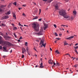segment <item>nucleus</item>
<instances>
[{"label": "nucleus", "mask_w": 78, "mask_h": 78, "mask_svg": "<svg viewBox=\"0 0 78 78\" xmlns=\"http://www.w3.org/2000/svg\"><path fill=\"white\" fill-rule=\"evenodd\" d=\"M55 53H57V54H60V53H59V51L58 50H56L55 51Z\"/></svg>", "instance_id": "20"}, {"label": "nucleus", "mask_w": 78, "mask_h": 78, "mask_svg": "<svg viewBox=\"0 0 78 78\" xmlns=\"http://www.w3.org/2000/svg\"><path fill=\"white\" fill-rule=\"evenodd\" d=\"M44 44V41L41 40L40 44V45H41V44Z\"/></svg>", "instance_id": "19"}, {"label": "nucleus", "mask_w": 78, "mask_h": 78, "mask_svg": "<svg viewBox=\"0 0 78 78\" xmlns=\"http://www.w3.org/2000/svg\"><path fill=\"white\" fill-rule=\"evenodd\" d=\"M13 17H15V20H16V15L13 14Z\"/></svg>", "instance_id": "25"}, {"label": "nucleus", "mask_w": 78, "mask_h": 78, "mask_svg": "<svg viewBox=\"0 0 78 78\" xmlns=\"http://www.w3.org/2000/svg\"><path fill=\"white\" fill-rule=\"evenodd\" d=\"M39 17H37V16H36L35 18H33V20H34L35 19H38Z\"/></svg>", "instance_id": "21"}, {"label": "nucleus", "mask_w": 78, "mask_h": 78, "mask_svg": "<svg viewBox=\"0 0 78 78\" xmlns=\"http://www.w3.org/2000/svg\"><path fill=\"white\" fill-rule=\"evenodd\" d=\"M77 65H75L74 66V67H75V68H76L77 67V66H76Z\"/></svg>", "instance_id": "43"}, {"label": "nucleus", "mask_w": 78, "mask_h": 78, "mask_svg": "<svg viewBox=\"0 0 78 78\" xmlns=\"http://www.w3.org/2000/svg\"><path fill=\"white\" fill-rule=\"evenodd\" d=\"M16 4H17V3H16V2L13 3V5H15V6H16Z\"/></svg>", "instance_id": "33"}, {"label": "nucleus", "mask_w": 78, "mask_h": 78, "mask_svg": "<svg viewBox=\"0 0 78 78\" xmlns=\"http://www.w3.org/2000/svg\"><path fill=\"white\" fill-rule=\"evenodd\" d=\"M41 9H39V11H40V12H39V14H41Z\"/></svg>", "instance_id": "44"}, {"label": "nucleus", "mask_w": 78, "mask_h": 78, "mask_svg": "<svg viewBox=\"0 0 78 78\" xmlns=\"http://www.w3.org/2000/svg\"><path fill=\"white\" fill-rule=\"evenodd\" d=\"M38 20L39 21L41 22V21L42 20V18H41L40 19H39Z\"/></svg>", "instance_id": "40"}, {"label": "nucleus", "mask_w": 78, "mask_h": 78, "mask_svg": "<svg viewBox=\"0 0 78 78\" xmlns=\"http://www.w3.org/2000/svg\"><path fill=\"white\" fill-rule=\"evenodd\" d=\"M51 60H49L48 61V62L50 64H53V62H51Z\"/></svg>", "instance_id": "16"}, {"label": "nucleus", "mask_w": 78, "mask_h": 78, "mask_svg": "<svg viewBox=\"0 0 78 78\" xmlns=\"http://www.w3.org/2000/svg\"><path fill=\"white\" fill-rule=\"evenodd\" d=\"M69 20H73V16H71V18H69Z\"/></svg>", "instance_id": "12"}, {"label": "nucleus", "mask_w": 78, "mask_h": 78, "mask_svg": "<svg viewBox=\"0 0 78 78\" xmlns=\"http://www.w3.org/2000/svg\"><path fill=\"white\" fill-rule=\"evenodd\" d=\"M13 34H14V36H15V37H17V36L16 35L15 33H14Z\"/></svg>", "instance_id": "34"}, {"label": "nucleus", "mask_w": 78, "mask_h": 78, "mask_svg": "<svg viewBox=\"0 0 78 78\" xmlns=\"http://www.w3.org/2000/svg\"><path fill=\"white\" fill-rule=\"evenodd\" d=\"M6 5H2L0 6V14H1L2 12H4L6 10H5V7Z\"/></svg>", "instance_id": "3"}, {"label": "nucleus", "mask_w": 78, "mask_h": 78, "mask_svg": "<svg viewBox=\"0 0 78 78\" xmlns=\"http://www.w3.org/2000/svg\"><path fill=\"white\" fill-rule=\"evenodd\" d=\"M42 45L43 47H45V45H46V44L45 43L44 44V43L42 44Z\"/></svg>", "instance_id": "26"}, {"label": "nucleus", "mask_w": 78, "mask_h": 78, "mask_svg": "<svg viewBox=\"0 0 78 78\" xmlns=\"http://www.w3.org/2000/svg\"><path fill=\"white\" fill-rule=\"evenodd\" d=\"M2 46L0 45V50H2Z\"/></svg>", "instance_id": "37"}, {"label": "nucleus", "mask_w": 78, "mask_h": 78, "mask_svg": "<svg viewBox=\"0 0 78 78\" xmlns=\"http://www.w3.org/2000/svg\"><path fill=\"white\" fill-rule=\"evenodd\" d=\"M20 39H22V37H20Z\"/></svg>", "instance_id": "46"}, {"label": "nucleus", "mask_w": 78, "mask_h": 78, "mask_svg": "<svg viewBox=\"0 0 78 78\" xmlns=\"http://www.w3.org/2000/svg\"><path fill=\"white\" fill-rule=\"evenodd\" d=\"M24 27H28V26H27V25H24Z\"/></svg>", "instance_id": "59"}, {"label": "nucleus", "mask_w": 78, "mask_h": 78, "mask_svg": "<svg viewBox=\"0 0 78 78\" xmlns=\"http://www.w3.org/2000/svg\"><path fill=\"white\" fill-rule=\"evenodd\" d=\"M27 45H28V43L27 42H26L24 45H25V46H27Z\"/></svg>", "instance_id": "29"}, {"label": "nucleus", "mask_w": 78, "mask_h": 78, "mask_svg": "<svg viewBox=\"0 0 78 78\" xmlns=\"http://www.w3.org/2000/svg\"><path fill=\"white\" fill-rule=\"evenodd\" d=\"M16 29H17V27H13V30H16Z\"/></svg>", "instance_id": "30"}, {"label": "nucleus", "mask_w": 78, "mask_h": 78, "mask_svg": "<svg viewBox=\"0 0 78 78\" xmlns=\"http://www.w3.org/2000/svg\"><path fill=\"white\" fill-rule=\"evenodd\" d=\"M69 55V54H65V55Z\"/></svg>", "instance_id": "60"}, {"label": "nucleus", "mask_w": 78, "mask_h": 78, "mask_svg": "<svg viewBox=\"0 0 78 78\" xmlns=\"http://www.w3.org/2000/svg\"><path fill=\"white\" fill-rule=\"evenodd\" d=\"M61 26H62H62H63V27H65V26H66V25H61Z\"/></svg>", "instance_id": "49"}, {"label": "nucleus", "mask_w": 78, "mask_h": 78, "mask_svg": "<svg viewBox=\"0 0 78 78\" xmlns=\"http://www.w3.org/2000/svg\"><path fill=\"white\" fill-rule=\"evenodd\" d=\"M53 0H47V2H48V3H51Z\"/></svg>", "instance_id": "18"}, {"label": "nucleus", "mask_w": 78, "mask_h": 78, "mask_svg": "<svg viewBox=\"0 0 78 78\" xmlns=\"http://www.w3.org/2000/svg\"><path fill=\"white\" fill-rule=\"evenodd\" d=\"M50 50L51 51H52V49H51V48H50Z\"/></svg>", "instance_id": "57"}, {"label": "nucleus", "mask_w": 78, "mask_h": 78, "mask_svg": "<svg viewBox=\"0 0 78 78\" xmlns=\"http://www.w3.org/2000/svg\"><path fill=\"white\" fill-rule=\"evenodd\" d=\"M73 14H74V15H76V11H73Z\"/></svg>", "instance_id": "27"}, {"label": "nucleus", "mask_w": 78, "mask_h": 78, "mask_svg": "<svg viewBox=\"0 0 78 78\" xmlns=\"http://www.w3.org/2000/svg\"><path fill=\"white\" fill-rule=\"evenodd\" d=\"M36 34L38 35V36H41V35H43V30H41L38 33H35Z\"/></svg>", "instance_id": "5"}, {"label": "nucleus", "mask_w": 78, "mask_h": 78, "mask_svg": "<svg viewBox=\"0 0 78 78\" xmlns=\"http://www.w3.org/2000/svg\"><path fill=\"white\" fill-rule=\"evenodd\" d=\"M76 35H74V36H71V37H69L68 38H66V39H68V40H71L74 37V36H76Z\"/></svg>", "instance_id": "7"}, {"label": "nucleus", "mask_w": 78, "mask_h": 78, "mask_svg": "<svg viewBox=\"0 0 78 78\" xmlns=\"http://www.w3.org/2000/svg\"><path fill=\"white\" fill-rule=\"evenodd\" d=\"M26 51H27V52H28V51H28V50H29V48H28V47H27L26 48Z\"/></svg>", "instance_id": "28"}, {"label": "nucleus", "mask_w": 78, "mask_h": 78, "mask_svg": "<svg viewBox=\"0 0 78 78\" xmlns=\"http://www.w3.org/2000/svg\"><path fill=\"white\" fill-rule=\"evenodd\" d=\"M56 42H57V41H55V43H56Z\"/></svg>", "instance_id": "62"}, {"label": "nucleus", "mask_w": 78, "mask_h": 78, "mask_svg": "<svg viewBox=\"0 0 78 78\" xmlns=\"http://www.w3.org/2000/svg\"><path fill=\"white\" fill-rule=\"evenodd\" d=\"M0 44L5 46H14V44L6 41L3 40V37L0 36Z\"/></svg>", "instance_id": "1"}, {"label": "nucleus", "mask_w": 78, "mask_h": 78, "mask_svg": "<svg viewBox=\"0 0 78 78\" xmlns=\"http://www.w3.org/2000/svg\"><path fill=\"white\" fill-rule=\"evenodd\" d=\"M4 38L6 40V41H9V39H11V37L9 36H4Z\"/></svg>", "instance_id": "6"}, {"label": "nucleus", "mask_w": 78, "mask_h": 78, "mask_svg": "<svg viewBox=\"0 0 78 78\" xmlns=\"http://www.w3.org/2000/svg\"><path fill=\"white\" fill-rule=\"evenodd\" d=\"M55 35L56 36H58V34L56 33L55 32Z\"/></svg>", "instance_id": "31"}, {"label": "nucleus", "mask_w": 78, "mask_h": 78, "mask_svg": "<svg viewBox=\"0 0 78 78\" xmlns=\"http://www.w3.org/2000/svg\"><path fill=\"white\" fill-rule=\"evenodd\" d=\"M75 46H76V45H78V44L76 43V44H75Z\"/></svg>", "instance_id": "56"}, {"label": "nucleus", "mask_w": 78, "mask_h": 78, "mask_svg": "<svg viewBox=\"0 0 78 78\" xmlns=\"http://www.w3.org/2000/svg\"><path fill=\"white\" fill-rule=\"evenodd\" d=\"M54 26L55 28H56V27H57L56 25L55 24H54Z\"/></svg>", "instance_id": "39"}, {"label": "nucleus", "mask_w": 78, "mask_h": 78, "mask_svg": "<svg viewBox=\"0 0 78 78\" xmlns=\"http://www.w3.org/2000/svg\"><path fill=\"white\" fill-rule=\"evenodd\" d=\"M20 29L21 30H22V27H20Z\"/></svg>", "instance_id": "63"}, {"label": "nucleus", "mask_w": 78, "mask_h": 78, "mask_svg": "<svg viewBox=\"0 0 78 78\" xmlns=\"http://www.w3.org/2000/svg\"><path fill=\"white\" fill-rule=\"evenodd\" d=\"M59 36H62V34H59Z\"/></svg>", "instance_id": "51"}, {"label": "nucleus", "mask_w": 78, "mask_h": 78, "mask_svg": "<svg viewBox=\"0 0 78 78\" xmlns=\"http://www.w3.org/2000/svg\"><path fill=\"white\" fill-rule=\"evenodd\" d=\"M12 50H11L10 51V53H12Z\"/></svg>", "instance_id": "52"}, {"label": "nucleus", "mask_w": 78, "mask_h": 78, "mask_svg": "<svg viewBox=\"0 0 78 78\" xmlns=\"http://www.w3.org/2000/svg\"><path fill=\"white\" fill-rule=\"evenodd\" d=\"M39 24L37 22H35L32 24V27L34 29L35 31H39Z\"/></svg>", "instance_id": "2"}, {"label": "nucleus", "mask_w": 78, "mask_h": 78, "mask_svg": "<svg viewBox=\"0 0 78 78\" xmlns=\"http://www.w3.org/2000/svg\"><path fill=\"white\" fill-rule=\"evenodd\" d=\"M53 64H54V65H53L52 66V67H53V66H55V65H56V63H55V62H53Z\"/></svg>", "instance_id": "38"}, {"label": "nucleus", "mask_w": 78, "mask_h": 78, "mask_svg": "<svg viewBox=\"0 0 78 78\" xmlns=\"http://www.w3.org/2000/svg\"><path fill=\"white\" fill-rule=\"evenodd\" d=\"M75 52H76L77 53V54H78V52L77 51V50H75Z\"/></svg>", "instance_id": "42"}, {"label": "nucleus", "mask_w": 78, "mask_h": 78, "mask_svg": "<svg viewBox=\"0 0 78 78\" xmlns=\"http://www.w3.org/2000/svg\"><path fill=\"white\" fill-rule=\"evenodd\" d=\"M63 17L65 19H68L69 17V16L66 15H64Z\"/></svg>", "instance_id": "11"}, {"label": "nucleus", "mask_w": 78, "mask_h": 78, "mask_svg": "<svg viewBox=\"0 0 78 78\" xmlns=\"http://www.w3.org/2000/svg\"><path fill=\"white\" fill-rule=\"evenodd\" d=\"M27 53H28V55H29V56H30V52L29 51L27 52Z\"/></svg>", "instance_id": "35"}, {"label": "nucleus", "mask_w": 78, "mask_h": 78, "mask_svg": "<svg viewBox=\"0 0 78 78\" xmlns=\"http://www.w3.org/2000/svg\"><path fill=\"white\" fill-rule=\"evenodd\" d=\"M37 42H39V40H37Z\"/></svg>", "instance_id": "58"}, {"label": "nucleus", "mask_w": 78, "mask_h": 78, "mask_svg": "<svg viewBox=\"0 0 78 78\" xmlns=\"http://www.w3.org/2000/svg\"><path fill=\"white\" fill-rule=\"evenodd\" d=\"M3 48L4 49V51H6V47H3Z\"/></svg>", "instance_id": "17"}, {"label": "nucleus", "mask_w": 78, "mask_h": 78, "mask_svg": "<svg viewBox=\"0 0 78 78\" xmlns=\"http://www.w3.org/2000/svg\"><path fill=\"white\" fill-rule=\"evenodd\" d=\"M26 52V49L24 48H22V53L23 54L24 53H25Z\"/></svg>", "instance_id": "9"}, {"label": "nucleus", "mask_w": 78, "mask_h": 78, "mask_svg": "<svg viewBox=\"0 0 78 78\" xmlns=\"http://www.w3.org/2000/svg\"><path fill=\"white\" fill-rule=\"evenodd\" d=\"M59 12L60 15L62 16H63L65 15H66V11L64 10H61L59 11Z\"/></svg>", "instance_id": "4"}, {"label": "nucleus", "mask_w": 78, "mask_h": 78, "mask_svg": "<svg viewBox=\"0 0 78 78\" xmlns=\"http://www.w3.org/2000/svg\"><path fill=\"white\" fill-rule=\"evenodd\" d=\"M59 64V63L58 62L56 63V65H58Z\"/></svg>", "instance_id": "50"}, {"label": "nucleus", "mask_w": 78, "mask_h": 78, "mask_svg": "<svg viewBox=\"0 0 78 78\" xmlns=\"http://www.w3.org/2000/svg\"><path fill=\"white\" fill-rule=\"evenodd\" d=\"M2 25H0V27H2V26H3V27H5V24L4 23H2Z\"/></svg>", "instance_id": "23"}, {"label": "nucleus", "mask_w": 78, "mask_h": 78, "mask_svg": "<svg viewBox=\"0 0 78 78\" xmlns=\"http://www.w3.org/2000/svg\"><path fill=\"white\" fill-rule=\"evenodd\" d=\"M56 39H58V40H59V39H60V38H57Z\"/></svg>", "instance_id": "55"}, {"label": "nucleus", "mask_w": 78, "mask_h": 78, "mask_svg": "<svg viewBox=\"0 0 78 78\" xmlns=\"http://www.w3.org/2000/svg\"><path fill=\"white\" fill-rule=\"evenodd\" d=\"M18 42H20V40H18Z\"/></svg>", "instance_id": "54"}, {"label": "nucleus", "mask_w": 78, "mask_h": 78, "mask_svg": "<svg viewBox=\"0 0 78 78\" xmlns=\"http://www.w3.org/2000/svg\"><path fill=\"white\" fill-rule=\"evenodd\" d=\"M74 48H75V49H77V48H78V46H76V47L75 46Z\"/></svg>", "instance_id": "36"}, {"label": "nucleus", "mask_w": 78, "mask_h": 78, "mask_svg": "<svg viewBox=\"0 0 78 78\" xmlns=\"http://www.w3.org/2000/svg\"><path fill=\"white\" fill-rule=\"evenodd\" d=\"M11 14V12L10 11V10H9V12H7V13L6 14L7 15L10 14Z\"/></svg>", "instance_id": "22"}, {"label": "nucleus", "mask_w": 78, "mask_h": 78, "mask_svg": "<svg viewBox=\"0 0 78 78\" xmlns=\"http://www.w3.org/2000/svg\"><path fill=\"white\" fill-rule=\"evenodd\" d=\"M66 2H68L69 0H65Z\"/></svg>", "instance_id": "47"}, {"label": "nucleus", "mask_w": 78, "mask_h": 78, "mask_svg": "<svg viewBox=\"0 0 78 78\" xmlns=\"http://www.w3.org/2000/svg\"><path fill=\"white\" fill-rule=\"evenodd\" d=\"M19 26H21V25H21V24H20V23H19Z\"/></svg>", "instance_id": "48"}, {"label": "nucleus", "mask_w": 78, "mask_h": 78, "mask_svg": "<svg viewBox=\"0 0 78 78\" xmlns=\"http://www.w3.org/2000/svg\"><path fill=\"white\" fill-rule=\"evenodd\" d=\"M23 16H24V17H25V16H26L25 14H24V13H23Z\"/></svg>", "instance_id": "41"}, {"label": "nucleus", "mask_w": 78, "mask_h": 78, "mask_svg": "<svg viewBox=\"0 0 78 78\" xmlns=\"http://www.w3.org/2000/svg\"><path fill=\"white\" fill-rule=\"evenodd\" d=\"M47 27H48L47 25L44 24V30H45L46 29H47Z\"/></svg>", "instance_id": "14"}, {"label": "nucleus", "mask_w": 78, "mask_h": 78, "mask_svg": "<svg viewBox=\"0 0 78 78\" xmlns=\"http://www.w3.org/2000/svg\"><path fill=\"white\" fill-rule=\"evenodd\" d=\"M43 1L44 2H47V0H43Z\"/></svg>", "instance_id": "45"}, {"label": "nucleus", "mask_w": 78, "mask_h": 78, "mask_svg": "<svg viewBox=\"0 0 78 78\" xmlns=\"http://www.w3.org/2000/svg\"><path fill=\"white\" fill-rule=\"evenodd\" d=\"M14 24L13 23H12V26H14Z\"/></svg>", "instance_id": "61"}, {"label": "nucleus", "mask_w": 78, "mask_h": 78, "mask_svg": "<svg viewBox=\"0 0 78 78\" xmlns=\"http://www.w3.org/2000/svg\"><path fill=\"white\" fill-rule=\"evenodd\" d=\"M8 18H9V16H8V15H6L2 17V20H3L4 19H8Z\"/></svg>", "instance_id": "8"}, {"label": "nucleus", "mask_w": 78, "mask_h": 78, "mask_svg": "<svg viewBox=\"0 0 78 78\" xmlns=\"http://www.w3.org/2000/svg\"><path fill=\"white\" fill-rule=\"evenodd\" d=\"M23 6H24L25 7L26 6L25 5H23Z\"/></svg>", "instance_id": "64"}, {"label": "nucleus", "mask_w": 78, "mask_h": 78, "mask_svg": "<svg viewBox=\"0 0 78 78\" xmlns=\"http://www.w3.org/2000/svg\"><path fill=\"white\" fill-rule=\"evenodd\" d=\"M68 45V44L67 43L66 41L64 42V45Z\"/></svg>", "instance_id": "24"}, {"label": "nucleus", "mask_w": 78, "mask_h": 78, "mask_svg": "<svg viewBox=\"0 0 78 78\" xmlns=\"http://www.w3.org/2000/svg\"><path fill=\"white\" fill-rule=\"evenodd\" d=\"M47 27H48L47 25L44 24V30H45L46 29H47Z\"/></svg>", "instance_id": "15"}, {"label": "nucleus", "mask_w": 78, "mask_h": 78, "mask_svg": "<svg viewBox=\"0 0 78 78\" xmlns=\"http://www.w3.org/2000/svg\"><path fill=\"white\" fill-rule=\"evenodd\" d=\"M18 9H19V10H20V9H21V8H19Z\"/></svg>", "instance_id": "53"}, {"label": "nucleus", "mask_w": 78, "mask_h": 78, "mask_svg": "<svg viewBox=\"0 0 78 78\" xmlns=\"http://www.w3.org/2000/svg\"><path fill=\"white\" fill-rule=\"evenodd\" d=\"M41 66H40L39 68H43L44 67V66H42V62H41L40 64Z\"/></svg>", "instance_id": "13"}, {"label": "nucleus", "mask_w": 78, "mask_h": 78, "mask_svg": "<svg viewBox=\"0 0 78 78\" xmlns=\"http://www.w3.org/2000/svg\"><path fill=\"white\" fill-rule=\"evenodd\" d=\"M55 8L56 10H58V9H59V6H58V4H56V5H55Z\"/></svg>", "instance_id": "10"}, {"label": "nucleus", "mask_w": 78, "mask_h": 78, "mask_svg": "<svg viewBox=\"0 0 78 78\" xmlns=\"http://www.w3.org/2000/svg\"><path fill=\"white\" fill-rule=\"evenodd\" d=\"M22 57H21V58H24V57H25V55H23V54H22Z\"/></svg>", "instance_id": "32"}]
</instances>
